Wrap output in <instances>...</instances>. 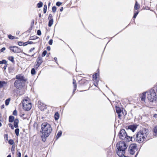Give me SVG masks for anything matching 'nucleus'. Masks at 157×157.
<instances>
[{"label": "nucleus", "mask_w": 157, "mask_h": 157, "mask_svg": "<svg viewBox=\"0 0 157 157\" xmlns=\"http://www.w3.org/2000/svg\"><path fill=\"white\" fill-rule=\"evenodd\" d=\"M41 131L40 132L42 133L41 138L42 140L44 142L46 138L50 134L52 129L51 125L47 122L43 123L41 125Z\"/></svg>", "instance_id": "f257e3e1"}, {"label": "nucleus", "mask_w": 157, "mask_h": 157, "mask_svg": "<svg viewBox=\"0 0 157 157\" xmlns=\"http://www.w3.org/2000/svg\"><path fill=\"white\" fill-rule=\"evenodd\" d=\"M148 131V129L144 128L137 132L136 136V141L140 143L144 141L147 135Z\"/></svg>", "instance_id": "f03ea898"}, {"label": "nucleus", "mask_w": 157, "mask_h": 157, "mask_svg": "<svg viewBox=\"0 0 157 157\" xmlns=\"http://www.w3.org/2000/svg\"><path fill=\"white\" fill-rule=\"evenodd\" d=\"M25 85V82L20 81L19 80H16L14 83V86L18 89L17 92L20 95H22L24 94V90L23 88Z\"/></svg>", "instance_id": "7ed1b4c3"}, {"label": "nucleus", "mask_w": 157, "mask_h": 157, "mask_svg": "<svg viewBox=\"0 0 157 157\" xmlns=\"http://www.w3.org/2000/svg\"><path fill=\"white\" fill-rule=\"evenodd\" d=\"M118 136L120 139L126 142H129L132 140V137L128 136L124 129L120 130L118 134Z\"/></svg>", "instance_id": "20e7f679"}, {"label": "nucleus", "mask_w": 157, "mask_h": 157, "mask_svg": "<svg viewBox=\"0 0 157 157\" xmlns=\"http://www.w3.org/2000/svg\"><path fill=\"white\" fill-rule=\"evenodd\" d=\"M147 98L151 102H153L157 100L156 94L155 91L152 88L148 91H147Z\"/></svg>", "instance_id": "39448f33"}, {"label": "nucleus", "mask_w": 157, "mask_h": 157, "mask_svg": "<svg viewBox=\"0 0 157 157\" xmlns=\"http://www.w3.org/2000/svg\"><path fill=\"white\" fill-rule=\"evenodd\" d=\"M117 147L118 151H125L127 148L128 146L123 141H121L117 144Z\"/></svg>", "instance_id": "423d86ee"}, {"label": "nucleus", "mask_w": 157, "mask_h": 157, "mask_svg": "<svg viewBox=\"0 0 157 157\" xmlns=\"http://www.w3.org/2000/svg\"><path fill=\"white\" fill-rule=\"evenodd\" d=\"M22 105L23 109L27 111L29 110L32 107L31 103L29 102L27 100L23 101Z\"/></svg>", "instance_id": "0eeeda50"}, {"label": "nucleus", "mask_w": 157, "mask_h": 157, "mask_svg": "<svg viewBox=\"0 0 157 157\" xmlns=\"http://www.w3.org/2000/svg\"><path fill=\"white\" fill-rule=\"evenodd\" d=\"M136 147L137 145L136 144H131L130 145L128 149L131 155H133L134 154L135 151L136 149Z\"/></svg>", "instance_id": "6e6552de"}, {"label": "nucleus", "mask_w": 157, "mask_h": 157, "mask_svg": "<svg viewBox=\"0 0 157 157\" xmlns=\"http://www.w3.org/2000/svg\"><path fill=\"white\" fill-rule=\"evenodd\" d=\"M9 49L13 52L17 53L21 52L22 50L18 47L16 46H11L9 47Z\"/></svg>", "instance_id": "1a4fd4ad"}, {"label": "nucleus", "mask_w": 157, "mask_h": 157, "mask_svg": "<svg viewBox=\"0 0 157 157\" xmlns=\"http://www.w3.org/2000/svg\"><path fill=\"white\" fill-rule=\"evenodd\" d=\"M137 126L138 125L137 124H133L126 126L125 127V128L127 131L130 130H131L132 132H134L137 128Z\"/></svg>", "instance_id": "9d476101"}, {"label": "nucleus", "mask_w": 157, "mask_h": 157, "mask_svg": "<svg viewBox=\"0 0 157 157\" xmlns=\"http://www.w3.org/2000/svg\"><path fill=\"white\" fill-rule=\"evenodd\" d=\"M15 78L17 79V80H19L22 82H26L27 81V79L25 78V77L21 74L17 75L16 76Z\"/></svg>", "instance_id": "9b49d317"}, {"label": "nucleus", "mask_w": 157, "mask_h": 157, "mask_svg": "<svg viewBox=\"0 0 157 157\" xmlns=\"http://www.w3.org/2000/svg\"><path fill=\"white\" fill-rule=\"evenodd\" d=\"M123 109L120 108V107L117 106H116V113L118 115V117L120 119H121V113L123 110Z\"/></svg>", "instance_id": "f8f14e48"}, {"label": "nucleus", "mask_w": 157, "mask_h": 157, "mask_svg": "<svg viewBox=\"0 0 157 157\" xmlns=\"http://www.w3.org/2000/svg\"><path fill=\"white\" fill-rule=\"evenodd\" d=\"M98 73H96L94 74L93 76V80L94 82H96L97 85L98 84V80L97 79V75Z\"/></svg>", "instance_id": "ddd939ff"}, {"label": "nucleus", "mask_w": 157, "mask_h": 157, "mask_svg": "<svg viewBox=\"0 0 157 157\" xmlns=\"http://www.w3.org/2000/svg\"><path fill=\"white\" fill-rule=\"evenodd\" d=\"M147 92V91L144 92L140 95V98L142 101H145L146 98V94Z\"/></svg>", "instance_id": "4468645a"}, {"label": "nucleus", "mask_w": 157, "mask_h": 157, "mask_svg": "<svg viewBox=\"0 0 157 157\" xmlns=\"http://www.w3.org/2000/svg\"><path fill=\"white\" fill-rule=\"evenodd\" d=\"M13 121V125L14 127L16 128H17L18 127V124L19 122V120L17 118L15 119Z\"/></svg>", "instance_id": "2eb2a0df"}, {"label": "nucleus", "mask_w": 157, "mask_h": 157, "mask_svg": "<svg viewBox=\"0 0 157 157\" xmlns=\"http://www.w3.org/2000/svg\"><path fill=\"white\" fill-rule=\"evenodd\" d=\"M124 151L122 152L121 151H118V149L117 151V154L119 157H121L122 155H124Z\"/></svg>", "instance_id": "dca6fc26"}, {"label": "nucleus", "mask_w": 157, "mask_h": 157, "mask_svg": "<svg viewBox=\"0 0 157 157\" xmlns=\"http://www.w3.org/2000/svg\"><path fill=\"white\" fill-rule=\"evenodd\" d=\"M14 117L13 116L10 115L9 117V122L12 123L14 121Z\"/></svg>", "instance_id": "f3484780"}, {"label": "nucleus", "mask_w": 157, "mask_h": 157, "mask_svg": "<svg viewBox=\"0 0 157 157\" xmlns=\"http://www.w3.org/2000/svg\"><path fill=\"white\" fill-rule=\"evenodd\" d=\"M55 119L56 121L59 119V115L58 112H56L54 115Z\"/></svg>", "instance_id": "a211bd4d"}, {"label": "nucleus", "mask_w": 157, "mask_h": 157, "mask_svg": "<svg viewBox=\"0 0 157 157\" xmlns=\"http://www.w3.org/2000/svg\"><path fill=\"white\" fill-rule=\"evenodd\" d=\"M62 134V132L61 131H59L57 134V135L56 136V140H57L61 136V135Z\"/></svg>", "instance_id": "6ab92c4d"}, {"label": "nucleus", "mask_w": 157, "mask_h": 157, "mask_svg": "<svg viewBox=\"0 0 157 157\" xmlns=\"http://www.w3.org/2000/svg\"><path fill=\"white\" fill-rule=\"evenodd\" d=\"M7 82L4 81H0V88L2 87L5 85H6Z\"/></svg>", "instance_id": "aec40b11"}, {"label": "nucleus", "mask_w": 157, "mask_h": 157, "mask_svg": "<svg viewBox=\"0 0 157 157\" xmlns=\"http://www.w3.org/2000/svg\"><path fill=\"white\" fill-rule=\"evenodd\" d=\"M53 19H51L49 20L48 23V26L49 27H50L52 26L53 24Z\"/></svg>", "instance_id": "412c9836"}, {"label": "nucleus", "mask_w": 157, "mask_h": 157, "mask_svg": "<svg viewBox=\"0 0 157 157\" xmlns=\"http://www.w3.org/2000/svg\"><path fill=\"white\" fill-rule=\"evenodd\" d=\"M140 8V6L139 4L136 1L135 6H134V9L135 10H137L138 9Z\"/></svg>", "instance_id": "4be33fe9"}, {"label": "nucleus", "mask_w": 157, "mask_h": 157, "mask_svg": "<svg viewBox=\"0 0 157 157\" xmlns=\"http://www.w3.org/2000/svg\"><path fill=\"white\" fill-rule=\"evenodd\" d=\"M33 127L35 129L37 130L39 128L38 123L37 122L34 123L33 124Z\"/></svg>", "instance_id": "5701e85b"}, {"label": "nucleus", "mask_w": 157, "mask_h": 157, "mask_svg": "<svg viewBox=\"0 0 157 157\" xmlns=\"http://www.w3.org/2000/svg\"><path fill=\"white\" fill-rule=\"evenodd\" d=\"M15 132L16 135L17 136H18L19 132V129L18 128H17L15 130Z\"/></svg>", "instance_id": "b1692460"}, {"label": "nucleus", "mask_w": 157, "mask_h": 157, "mask_svg": "<svg viewBox=\"0 0 157 157\" xmlns=\"http://www.w3.org/2000/svg\"><path fill=\"white\" fill-rule=\"evenodd\" d=\"M14 57L13 56H9L8 57V59L12 63L14 62Z\"/></svg>", "instance_id": "393cba45"}, {"label": "nucleus", "mask_w": 157, "mask_h": 157, "mask_svg": "<svg viewBox=\"0 0 157 157\" xmlns=\"http://www.w3.org/2000/svg\"><path fill=\"white\" fill-rule=\"evenodd\" d=\"M38 38H39V37L38 36H31L30 37V40H34L36 39H38Z\"/></svg>", "instance_id": "a878e982"}, {"label": "nucleus", "mask_w": 157, "mask_h": 157, "mask_svg": "<svg viewBox=\"0 0 157 157\" xmlns=\"http://www.w3.org/2000/svg\"><path fill=\"white\" fill-rule=\"evenodd\" d=\"M7 63V61L5 59H2L1 61H0V64H6Z\"/></svg>", "instance_id": "bb28decb"}, {"label": "nucleus", "mask_w": 157, "mask_h": 157, "mask_svg": "<svg viewBox=\"0 0 157 157\" xmlns=\"http://www.w3.org/2000/svg\"><path fill=\"white\" fill-rule=\"evenodd\" d=\"M43 3L41 2H39L37 4V6L38 8H40L42 7L43 6Z\"/></svg>", "instance_id": "cd10ccee"}, {"label": "nucleus", "mask_w": 157, "mask_h": 157, "mask_svg": "<svg viewBox=\"0 0 157 157\" xmlns=\"http://www.w3.org/2000/svg\"><path fill=\"white\" fill-rule=\"evenodd\" d=\"M139 13L138 11H134V14L133 16V18H135Z\"/></svg>", "instance_id": "c85d7f7f"}, {"label": "nucleus", "mask_w": 157, "mask_h": 157, "mask_svg": "<svg viewBox=\"0 0 157 157\" xmlns=\"http://www.w3.org/2000/svg\"><path fill=\"white\" fill-rule=\"evenodd\" d=\"M10 100V98H8L5 101V105H9Z\"/></svg>", "instance_id": "c756f323"}, {"label": "nucleus", "mask_w": 157, "mask_h": 157, "mask_svg": "<svg viewBox=\"0 0 157 157\" xmlns=\"http://www.w3.org/2000/svg\"><path fill=\"white\" fill-rule=\"evenodd\" d=\"M8 38L11 40H13L15 39V37L14 36L11 34H9L8 36Z\"/></svg>", "instance_id": "7c9ffc66"}, {"label": "nucleus", "mask_w": 157, "mask_h": 157, "mask_svg": "<svg viewBox=\"0 0 157 157\" xmlns=\"http://www.w3.org/2000/svg\"><path fill=\"white\" fill-rule=\"evenodd\" d=\"M121 117L123 116H125L126 114V112L125 111V110H124V111H123V110L121 112Z\"/></svg>", "instance_id": "2f4dec72"}, {"label": "nucleus", "mask_w": 157, "mask_h": 157, "mask_svg": "<svg viewBox=\"0 0 157 157\" xmlns=\"http://www.w3.org/2000/svg\"><path fill=\"white\" fill-rule=\"evenodd\" d=\"M36 73V71L35 69L34 68H33L31 70V74L32 75H34Z\"/></svg>", "instance_id": "473e14b6"}, {"label": "nucleus", "mask_w": 157, "mask_h": 157, "mask_svg": "<svg viewBox=\"0 0 157 157\" xmlns=\"http://www.w3.org/2000/svg\"><path fill=\"white\" fill-rule=\"evenodd\" d=\"M36 60L41 62H43L42 58L40 56H38L37 58L36 59Z\"/></svg>", "instance_id": "72a5a7b5"}, {"label": "nucleus", "mask_w": 157, "mask_h": 157, "mask_svg": "<svg viewBox=\"0 0 157 157\" xmlns=\"http://www.w3.org/2000/svg\"><path fill=\"white\" fill-rule=\"evenodd\" d=\"M9 72L10 73H12L13 72V69L11 67H9L8 68Z\"/></svg>", "instance_id": "f704fd0d"}, {"label": "nucleus", "mask_w": 157, "mask_h": 157, "mask_svg": "<svg viewBox=\"0 0 157 157\" xmlns=\"http://www.w3.org/2000/svg\"><path fill=\"white\" fill-rule=\"evenodd\" d=\"M153 131L154 133H155L156 134H157V125L154 127Z\"/></svg>", "instance_id": "c9c22d12"}, {"label": "nucleus", "mask_w": 157, "mask_h": 157, "mask_svg": "<svg viewBox=\"0 0 157 157\" xmlns=\"http://www.w3.org/2000/svg\"><path fill=\"white\" fill-rule=\"evenodd\" d=\"M14 141L12 139H10L8 141V143L10 145H13L14 144Z\"/></svg>", "instance_id": "e433bc0d"}, {"label": "nucleus", "mask_w": 157, "mask_h": 157, "mask_svg": "<svg viewBox=\"0 0 157 157\" xmlns=\"http://www.w3.org/2000/svg\"><path fill=\"white\" fill-rule=\"evenodd\" d=\"M47 52L46 50H44L42 54V57H44L47 54Z\"/></svg>", "instance_id": "4c0bfd02"}, {"label": "nucleus", "mask_w": 157, "mask_h": 157, "mask_svg": "<svg viewBox=\"0 0 157 157\" xmlns=\"http://www.w3.org/2000/svg\"><path fill=\"white\" fill-rule=\"evenodd\" d=\"M52 11L53 13H55L56 10V7L55 6H53L52 8Z\"/></svg>", "instance_id": "58836bf2"}, {"label": "nucleus", "mask_w": 157, "mask_h": 157, "mask_svg": "<svg viewBox=\"0 0 157 157\" xmlns=\"http://www.w3.org/2000/svg\"><path fill=\"white\" fill-rule=\"evenodd\" d=\"M42 63V62H40L39 61L36 60V61L35 62V64H36L38 65V66H40V65L41 64V63Z\"/></svg>", "instance_id": "ea45409f"}, {"label": "nucleus", "mask_w": 157, "mask_h": 157, "mask_svg": "<svg viewBox=\"0 0 157 157\" xmlns=\"http://www.w3.org/2000/svg\"><path fill=\"white\" fill-rule=\"evenodd\" d=\"M73 84L74 85V87H77V84L76 81L74 79H73Z\"/></svg>", "instance_id": "a19ab883"}, {"label": "nucleus", "mask_w": 157, "mask_h": 157, "mask_svg": "<svg viewBox=\"0 0 157 157\" xmlns=\"http://www.w3.org/2000/svg\"><path fill=\"white\" fill-rule=\"evenodd\" d=\"M8 125L13 130L14 129V126L12 124L9 123Z\"/></svg>", "instance_id": "79ce46f5"}, {"label": "nucleus", "mask_w": 157, "mask_h": 157, "mask_svg": "<svg viewBox=\"0 0 157 157\" xmlns=\"http://www.w3.org/2000/svg\"><path fill=\"white\" fill-rule=\"evenodd\" d=\"M62 4V2H57L56 3V5L58 6H59Z\"/></svg>", "instance_id": "37998d69"}, {"label": "nucleus", "mask_w": 157, "mask_h": 157, "mask_svg": "<svg viewBox=\"0 0 157 157\" xmlns=\"http://www.w3.org/2000/svg\"><path fill=\"white\" fill-rule=\"evenodd\" d=\"M13 114L14 116H17V111L15 109L14 110L13 113Z\"/></svg>", "instance_id": "c03bdc74"}, {"label": "nucleus", "mask_w": 157, "mask_h": 157, "mask_svg": "<svg viewBox=\"0 0 157 157\" xmlns=\"http://www.w3.org/2000/svg\"><path fill=\"white\" fill-rule=\"evenodd\" d=\"M37 34L39 36H40L41 35V31L40 30H38L37 32Z\"/></svg>", "instance_id": "a18cd8bd"}, {"label": "nucleus", "mask_w": 157, "mask_h": 157, "mask_svg": "<svg viewBox=\"0 0 157 157\" xmlns=\"http://www.w3.org/2000/svg\"><path fill=\"white\" fill-rule=\"evenodd\" d=\"M53 43V40L52 39H50L48 41V43L50 45H52Z\"/></svg>", "instance_id": "49530a36"}, {"label": "nucleus", "mask_w": 157, "mask_h": 157, "mask_svg": "<svg viewBox=\"0 0 157 157\" xmlns=\"http://www.w3.org/2000/svg\"><path fill=\"white\" fill-rule=\"evenodd\" d=\"M108 153V155H112V152L111 151V150H109L107 152Z\"/></svg>", "instance_id": "de8ad7c7"}, {"label": "nucleus", "mask_w": 157, "mask_h": 157, "mask_svg": "<svg viewBox=\"0 0 157 157\" xmlns=\"http://www.w3.org/2000/svg\"><path fill=\"white\" fill-rule=\"evenodd\" d=\"M34 20L33 19L32 20V22L31 23V26H30L31 27H33V26L34 25Z\"/></svg>", "instance_id": "09e8293b"}, {"label": "nucleus", "mask_w": 157, "mask_h": 157, "mask_svg": "<svg viewBox=\"0 0 157 157\" xmlns=\"http://www.w3.org/2000/svg\"><path fill=\"white\" fill-rule=\"evenodd\" d=\"M17 155L18 157H21V153L20 151H18L17 152Z\"/></svg>", "instance_id": "8fccbe9b"}, {"label": "nucleus", "mask_w": 157, "mask_h": 157, "mask_svg": "<svg viewBox=\"0 0 157 157\" xmlns=\"http://www.w3.org/2000/svg\"><path fill=\"white\" fill-rule=\"evenodd\" d=\"M18 44L19 46H22L23 45V42L21 41L18 42Z\"/></svg>", "instance_id": "3c124183"}, {"label": "nucleus", "mask_w": 157, "mask_h": 157, "mask_svg": "<svg viewBox=\"0 0 157 157\" xmlns=\"http://www.w3.org/2000/svg\"><path fill=\"white\" fill-rule=\"evenodd\" d=\"M32 27H30V28L28 30L27 32H28L29 33H30L31 32V30H32Z\"/></svg>", "instance_id": "603ef678"}, {"label": "nucleus", "mask_w": 157, "mask_h": 157, "mask_svg": "<svg viewBox=\"0 0 157 157\" xmlns=\"http://www.w3.org/2000/svg\"><path fill=\"white\" fill-rule=\"evenodd\" d=\"M52 15L51 14H50L49 15L48 17V19H49L50 18V19H53L52 18Z\"/></svg>", "instance_id": "864d4df0"}, {"label": "nucleus", "mask_w": 157, "mask_h": 157, "mask_svg": "<svg viewBox=\"0 0 157 157\" xmlns=\"http://www.w3.org/2000/svg\"><path fill=\"white\" fill-rule=\"evenodd\" d=\"M24 54L25 55H26V56H31V57H33L34 56V55H35V54H33L30 56V55H29L27 54H26L25 53H24Z\"/></svg>", "instance_id": "5fc2aeb1"}, {"label": "nucleus", "mask_w": 157, "mask_h": 157, "mask_svg": "<svg viewBox=\"0 0 157 157\" xmlns=\"http://www.w3.org/2000/svg\"><path fill=\"white\" fill-rule=\"evenodd\" d=\"M6 49V48L5 47H3L0 50V51L1 52H3L4 51H5Z\"/></svg>", "instance_id": "6e6d98bb"}, {"label": "nucleus", "mask_w": 157, "mask_h": 157, "mask_svg": "<svg viewBox=\"0 0 157 157\" xmlns=\"http://www.w3.org/2000/svg\"><path fill=\"white\" fill-rule=\"evenodd\" d=\"M7 66H8V64L7 63L6 64H5V65L3 67V69L4 70H5L6 68V67H7Z\"/></svg>", "instance_id": "4d7b16f0"}, {"label": "nucleus", "mask_w": 157, "mask_h": 157, "mask_svg": "<svg viewBox=\"0 0 157 157\" xmlns=\"http://www.w3.org/2000/svg\"><path fill=\"white\" fill-rule=\"evenodd\" d=\"M76 88H77V87H76L75 86V87H74V89H73V94H74V92L75 91V90H76Z\"/></svg>", "instance_id": "13d9d810"}, {"label": "nucleus", "mask_w": 157, "mask_h": 157, "mask_svg": "<svg viewBox=\"0 0 157 157\" xmlns=\"http://www.w3.org/2000/svg\"><path fill=\"white\" fill-rule=\"evenodd\" d=\"M39 66H38V65L36 64L34 66V67L36 69H37Z\"/></svg>", "instance_id": "bf43d9fd"}, {"label": "nucleus", "mask_w": 157, "mask_h": 157, "mask_svg": "<svg viewBox=\"0 0 157 157\" xmlns=\"http://www.w3.org/2000/svg\"><path fill=\"white\" fill-rule=\"evenodd\" d=\"M28 44V42H27L23 43V45L24 46H26Z\"/></svg>", "instance_id": "052dcab7"}, {"label": "nucleus", "mask_w": 157, "mask_h": 157, "mask_svg": "<svg viewBox=\"0 0 157 157\" xmlns=\"http://www.w3.org/2000/svg\"><path fill=\"white\" fill-rule=\"evenodd\" d=\"M34 49H35L34 48H31L29 50V52H32V51L34 50Z\"/></svg>", "instance_id": "680f3d73"}, {"label": "nucleus", "mask_w": 157, "mask_h": 157, "mask_svg": "<svg viewBox=\"0 0 157 157\" xmlns=\"http://www.w3.org/2000/svg\"><path fill=\"white\" fill-rule=\"evenodd\" d=\"M47 49L48 51H50L51 49L50 47L49 46H48L47 47Z\"/></svg>", "instance_id": "e2e57ef3"}, {"label": "nucleus", "mask_w": 157, "mask_h": 157, "mask_svg": "<svg viewBox=\"0 0 157 157\" xmlns=\"http://www.w3.org/2000/svg\"><path fill=\"white\" fill-rule=\"evenodd\" d=\"M27 42H28V44H33V41H27Z\"/></svg>", "instance_id": "0e129e2a"}, {"label": "nucleus", "mask_w": 157, "mask_h": 157, "mask_svg": "<svg viewBox=\"0 0 157 157\" xmlns=\"http://www.w3.org/2000/svg\"><path fill=\"white\" fill-rule=\"evenodd\" d=\"M14 151V148L13 147V146H12L11 148V151Z\"/></svg>", "instance_id": "69168bd1"}, {"label": "nucleus", "mask_w": 157, "mask_h": 157, "mask_svg": "<svg viewBox=\"0 0 157 157\" xmlns=\"http://www.w3.org/2000/svg\"><path fill=\"white\" fill-rule=\"evenodd\" d=\"M47 5L46 4L44 5V9H47Z\"/></svg>", "instance_id": "338daca9"}, {"label": "nucleus", "mask_w": 157, "mask_h": 157, "mask_svg": "<svg viewBox=\"0 0 157 157\" xmlns=\"http://www.w3.org/2000/svg\"><path fill=\"white\" fill-rule=\"evenodd\" d=\"M47 10L46 9H44L43 10V12L44 13H45L47 11Z\"/></svg>", "instance_id": "774afa93"}]
</instances>
